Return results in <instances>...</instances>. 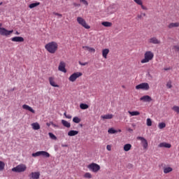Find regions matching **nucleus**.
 Returning <instances> with one entry per match:
<instances>
[{
    "label": "nucleus",
    "mask_w": 179,
    "mask_h": 179,
    "mask_svg": "<svg viewBox=\"0 0 179 179\" xmlns=\"http://www.w3.org/2000/svg\"><path fill=\"white\" fill-rule=\"evenodd\" d=\"M29 179H38L40 178V172H32L29 175Z\"/></svg>",
    "instance_id": "obj_12"
},
{
    "label": "nucleus",
    "mask_w": 179,
    "mask_h": 179,
    "mask_svg": "<svg viewBox=\"0 0 179 179\" xmlns=\"http://www.w3.org/2000/svg\"><path fill=\"white\" fill-rule=\"evenodd\" d=\"M79 134L78 131L76 130H71L68 132L69 136H76V135H78Z\"/></svg>",
    "instance_id": "obj_19"
},
{
    "label": "nucleus",
    "mask_w": 179,
    "mask_h": 179,
    "mask_svg": "<svg viewBox=\"0 0 179 179\" xmlns=\"http://www.w3.org/2000/svg\"><path fill=\"white\" fill-rule=\"evenodd\" d=\"M11 41H13L14 43H23V41H24V38L22 36H15L11 38Z\"/></svg>",
    "instance_id": "obj_13"
},
{
    "label": "nucleus",
    "mask_w": 179,
    "mask_h": 179,
    "mask_svg": "<svg viewBox=\"0 0 179 179\" xmlns=\"http://www.w3.org/2000/svg\"><path fill=\"white\" fill-rule=\"evenodd\" d=\"M83 48L87 51H88L89 48H90V47L89 46H83Z\"/></svg>",
    "instance_id": "obj_45"
},
{
    "label": "nucleus",
    "mask_w": 179,
    "mask_h": 179,
    "mask_svg": "<svg viewBox=\"0 0 179 179\" xmlns=\"http://www.w3.org/2000/svg\"><path fill=\"white\" fill-rule=\"evenodd\" d=\"M15 34H16L17 36H19V35L20 34V33L19 31H16V32H15Z\"/></svg>",
    "instance_id": "obj_56"
},
{
    "label": "nucleus",
    "mask_w": 179,
    "mask_h": 179,
    "mask_svg": "<svg viewBox=\"0 0 179 179\" xmlns=\"http://www.w3.org/2000/svg\"><path fill=\"white\" fill-rule=\"evenodd\" d=\"M49 82L50 85H51V86H52L53 87H59L58 85L55 84V82L54 81V78H49Z\"/></svg>",
    "instance_id": "obj_18"
},
{
    "label": "nucleus",
    "mask_w": 179,
    "mask_h": 179,
    "mask_svg": "<svg viewBox=\"0 0 179 179\" xmlns=\"http://www.w3.org/2000/svg\"><path fill=\"white\" fill-rule=\"evenodd\" d=\"M48 135L51 139H53V141H57V136H55L54 134L49 133Z\"/></svg>",
    "instance_id": "obj_36"
},
{
    "label": "nucleus",
    "mask_w": 179,
    "mask_h": 179,
    "mask_svg": "<svg viewBox=\"0 0 179 179\" xmlns=\"http://www.w3.org/2000/svg\"><path fill=\"white\" fill-rule=\"evenodd\" d=\"M62 148H68V145L66 144H62Z\"/></svg>",
    "instance_id": "obj_51"
},
{
    "label": "nucleus",
    "mask_w": 179,
    "mask_h": 179,
    "mask_svg": "<svg viewBox=\"0 0 179 179\" xmlns=\"http://www.w3.org/2000/svg\"><path fill=\"white\" fill-rule=\"evenodd\" d=\"M31 127H32L33 129H34L35 131L40 129V124L37 122L32 123Z\"/></svg>",
    "instance_id": "obj_25"
},
{
    "label": "nucleus",
    "mask_w": 179,
    "mask_h": 179,
    "mask_svg": "<svg viewBox=\"0 0 179 179\" xmlns=\"http://www.w3.org/2000/svg\"><path fill=\"white\" fill-rule=\"evenodd\" d=\"M131 148H132V145L129 143L125 144L124 145V152H129L131 150Z\"/></svg>",
    "instance_id": "obj_24"
},
{
    "label": "nucleus",
    "mask_w": 179,
    "mask_h": 179,
    "mask_svg": "<svg viewBox=\"0 0 179 179\" xmlns=\"http://www.w3.org/2000/svg\"><path fill=\"white\" fill-rule=\"evenodd\" d=\"M88 51H89L90 52H96V49H94V48H90L88 49Z\"/></svg>",
    "instance_id": "obj_42"
},
{
    "label": "nucleus",
    "mask_w": 179,
    "mask_h": 179,
    "mask_svg": "<svg viewBox=\"0 0 179 179\" xmlns=\"http://www.w3.org/2000/svg\"><path fill=\"white\" fill-rule=\"evenodd\" d=\"M108 134H117V130L114 129V128H110L108 130Z\"/></svg>",
    "instance_id": "obj_33"
},
{
    "label": "nucleus",
    "mask_w": 179,
    "mask_h": 179,
    "mask_svg": "<svg viewBox=\"0 0 179 179\" xmlns=\"http://www.w3.org/2000/svg\"><path fill=\"white\" fill-rule=\"evenodd\" d=\"M172 110L175 111V113H177V114H179V106H174L172 107Z\"/></svg>",
    "instance_id": "obj_34"
},
{
    "label": "nucleus",
    "mask_w": 179,
    "mask_h": 179,
    "mask_svg": "<svg viewBox=\"0 0 179 179\" xmlns=\"http://www.w3.org/2000/svg\"><path fill=\"white\" fill-rule=\"evenodd\" d=\"M137 19H142V15H138Z\"/></svg>",
    "instance_id": "obj_50"
},
{
    "label": "nucleus",
    "mask_w": 179,
    "mask_h": 179,
    "mask_svg": "<svg viewBox=\"0 0 179 179\" xmlns=\"http://www.w3.org/2000/svg\"><path fill=\"white\" fill-rule=\"evenodd\" d=\"M27 169V167L24 164H21L17 165L16 167L13 168L12 171H14V173H23L26 171Z\"/></svg>",
    "instance_id": "obj_3"
},
{
    "label": "nucleus",
    "mask_w": 179,
    "mask_h": 179,
    "mask_svg": "<svg viewBox=\"0 0 179 179\" xmlns=\"http://www.w3.org/2000/svg\"><path fill=\"white\" fill-rule=\"evenodd\" d=\"M129 114H130V115H131L132 117L134 116H136V115H139L141 114V113H139L138 111H128Z\"/></svg>",
    "instance_id": "obj_27"
},
{
    "label": "nucleus",
    "mask_w": 179,
    "mask_h": 179,
    "mask_svg": "<svg viewBox=\"0 0 179 179\" xmlns=\"http://www.w3.org/2000/svg\"><path fill=\"white\" fill-rule=\"evenodd\" d=\"M158 148H166L168 149H170V148H171V144L167 143H160L158 145Z\"/></svg>",
    "instance_id": "obj_17"
},
{
    "label": "nucleus",
    "mask_w": 179,
    "mask_h": 179,
    "mask_svg": "<svg viewBox=\"0 0 179 179\" xmlns=\"http://www.w3.org/2000/svg\"><path fill=\"white\" fill-rule=\"evenodd\" d=\"M38 156H43V157H50V153L46 151H38L35 153H32V157H38Z\"/></svg>",
    "instance_id": "obj_6"
},
{
    "label": "nucleus",
    "mask_w": 179,
    "mask_h": 179,
    "mask_svg": "<svg viewBox=\"0 0 179 179\" xmlns=\"http://www.w3.org/2000/svg\"><path fill=\"white\" fill-rule=\"evenodd\" d=\"M65 66H66V64L64 62H60L58 67L59 71L64 73H66V69H65Z\"/></svg>",
    "instance_id": "obj_11"
},
{
    "label": "nucleus",
    "mask_w": 179,
    "mask_h": 179,
    "mask_svg": "<svg viewBox=\"0 0 179 179\" xmlns=\"http://www.w3.org/2000/svg\"><path fill=\"white\" fill-rule=\"evenodd\" d=\"M155 55L151 51H147L144 54V59H143L141 62V64H148L150 61L153 59Z\"/></svg>",
    "instance_id": "obj_2"
},
{
    "label": "nucleus",
    "mask_w": 179,
    "mask_h": 179,
    "mask_svg": "<svg viewBox=\"0 0 179 179\" xmlns=\"http://www.w3.org/2000/svg\"><path fill=\"white\" fill-rule=\"evenodd\" d=\"M52 125H53L55 127H58V125H57V124H53Z\"/></svg>",
    "instance_id": "obj_58"
},
{
    "label": "nucleus",
    "mask_w": 179,
    "mask_h": 179,
    "mask_svg": "<svg viewBox=\"0 0 179 179\" xmlns=\"http://www.w3.org/2000/svg\"><path fill=\"white\" fill-rule=\"evenodd\" d=\"M66 118H67L68 120H71V118H72V115H66Z\"/></svg>",
    "instance_id": "obj_48"
},
{
    "label": "nucleus",
    "mask_w": 179,
    "mask_h": 179,
    "mask_svg": "<svg viewBox=\"0 0 179 179\" xmlns=\"http://www.w3.org/2000/svg\"><path fill=\"white\" fill-rule=\"evenodd\" d=\"M141 8L143 9V10H146V7H145L144 6H143L142 4L141 5Z\"/></svg>",
    "instance_id": "obj_49"
},
{
    "label": "nucleus",
    "mask_w": 179,
    "mask_h": 179,
    "mask_svg": "<svg viewBox=\"0 0 179 179\" xmlns=\"http://www.w3.org/2000/svg\"><path fill=\"white\" fill-rule=\"evenodd\" d=\"M164 71H170V68H164Z\"/></svg>",
    "instance_id": "obj_54"
},
{
    "label": "nucleus",
    "mask_w": 179,
    "mask_h": 179,
    "mask_svg": "<svg viewBox=\"0 0 179 179\" xmlns=\"http://www.w3.org/2000/svg\"><path fill=\"white\" fill-rule=\"evenodd\" d=\"M173 48H175V50H176V51H179V46H178V45H175V46H173Z\"/></svg>",
    "instance_id": "obj_47"
},
{
    "label": "nucleus",
    "mask_w": 179,
    "mask_h": 179,
    "mask_svg": "<svg viewBox=\"0 0 179 179\" xmlns=\"http://www.w3.org/2000/svg\"><path fill=\"white\" fill-rule=\"evenodd\" d=\"M137 5H142V0H134Z\"/></svg>",
    "instance_id": "obj_41"
},
{
    "label": "nucleus",
    "mask_w": 179,
    "mask_h": 179,
    "mask_svg": "<svg viewBox=\"0 0 179 179\" xmlns=\"http://www.w3.org/2000/svg\"><path fill=\"white\" fill-rule=\"evenodd\" d=\"M79 64L81 65L82 66H85L87 65V62L82 63V62H79Z\"/></svg>",
    "instance_id": "obj_43"
},
{
    "label": "nucleus",
    "mask_w": 179,
    "mask_h": 179,
    "mask_svg": "<svg viewBox=\"0 0 179 179\" xmlns=\"http://www.w3.org/2000/svg\"><path fill=\"white\" fill-rule=\"evenodd\" d=\"M136 90H149L150 89V87L149 86V84L148 83H142L136 86Z\"/></svg>",
    "instance_id": "obj_7"
},
{
    "label": "nucleus",
    "mask_w": 179,
    "mask_h": 179,
    "mask_svg": "<svg viewBox=\"0 0 179 179\" xmlns=\"http://www.w3.org/2000/svg\"><path fill=\"white\" fill-rule=\"evenodd\" d=\"M2 3H2V2H1V3H0V6H1V5H2Z\"/></svg>",
    "instance_id": "obj_60"
},
{
    "label": "nucleus",
    "mask_w": 179,
    "mask_h": 179,
    "mask_svg": "<svg viewBox=\"0 0 179 179\" xmlns=\"http://www.w3.org/2000/svg\"><path fill=\"white\" fill-rule=\"evenodd\" d=\"M169 29H173V27H179V22H171L168 26Z\"/></svg>",
    "instance_id": "obj_22"
},
{
    "label": "nucleus",
    "mask_w": 179,
    "mask_h": 179,
    "mask_svg": "<svg viewBox=\"0 0 179 179\" xmlns=\"http://www.w3.org/2000/svg\"><path fill=\"white\" fill-rule=\"evenodd\" d=\"M77 22L85 29H90V26H89L87 23H86V21L85 20V19L82 18V17H77Z\"/></svg>",
    "instance_id": "obj_8"
},
{
    "label": "nucleus",
    "mask_w": 179,
    "mask_h": 179,
    "mask_svg": "<svg viewBox=\"0 0 179 179\" xmlns=\"http://www.w3.org/2000/svg\"><path fill=\"white\" fill-rule=\"evenodd\" d=\"M1 120V117H0V121Z\"/></svg>",
    "instance_id": "obj_61"
},
{
    "label": "nucleus",
    "mask_w": 179,
    "mask_h": 179,
    "mask_svg": "<svg viewBox=\"0 0 179 179\" xmlns=\"http://www.w3.org/2000/svg\"><path fill=\"white\" fill-rule=\"evenodd\" d=\"M137 139H138V141H141V143H142V145H143V149H148V141L145 140V138L138 136V137H137Z\"/></svg>",
    "instance_id": "obj_10"
},
{
    "label": "nucleus",
    "mask_w": 179,
    "mask_h": 179,
    "mask_svg": "<svg viewBox=\"0 0 179 179\" xmlns=\"http://www.w3.org/2000/svg\"><path fill=\"white\" fill-rule=\"evenodd\" d=\"M54 15H55V16H59V17H62V15L57 13H54Z\"/></svg>",
    "instance_id": "obj_44"
},
{
    "label": "nucleus",
    "mask_w": 179,
    "mask_h": 179,
    "mask_svg": "<svg viewBox=\"0 0 179 179\" xmlns=\"http://www.w3.org/2000/svg\"><path fill=\"white\" fill-rule=\"evenodd\" d=\"M166 87H168V89H171V87H173L171 80L168 81V83H166Z\"/></svg>",
    "instance_id": "obj_38"
},
{
    "label": "nucleus",
    "mask_w": 179,
    "mask_h": 179,
    "mask_svg": "<svg viewBox=\"0 0 179 179\" xmlns=\"http://www.w3.org/2000/svg\"><path fill=\"white\" fill-rule=\"evenodd\" d=\"M159 129H163V128H166V123L164 122H161L158 125Z\"/></svg>",
    "instance_id": "obj_35"
},
{
    "label": "nucleus",
    "mask_w": 179,
    "mask_h": 179,
    "mask_svg": "<svg viewBox=\"0 0 179 179\" xmlns=\"http://www.w3.org/2000/svg\"><path fill=\"white\" fill-rule=\"evenodd\" d=\"M62 124L64 125L66 128H71V123L65 120H62Z\"/></svg>",
    "instance_id": "obj_21"
},
{
    "label": "nucleus",
    "mask_w": 179,
    "mask_h": 179,
    "mask_svg": "<svg viewBox=\"0 0 179 179\" xmlns=\"http://www.w3.org/2000/svg\"><path fill=\"white\" fill-rule=\"evenodd\" d=\"M106 149H107V150H108V151L111 150V145H108L106 146Z\"/></svg>",
    "instance_id": "obj_46"
},
{
    "label": "nucleus",
    "mask_w": 179,
    "mask_h": 179,
    "mask_svg": "<svg viewBox=\"0 0 179 179\" xmlns=\"http://www.w3.org/2000/svg\"><path fill=\"white\" fill-rule=\"evenodd\" d=\"M101 24L104 26V27H111V26H113V23L110 22H103Z\"/></svg>",
    "instance_id": "obj_26"
},
{
    "label": "nucleus",
    "mask_w": 179,
    "mask_h": 179,
    "mask_svg": "<svg viewBox=\"0 0 179 179\" xmlns=\"http://www.w3.org/2000/svg\"><path fill=\"white\" fill-rule=\"evenodd\" d=\"M113 117V114H108V115H101V118H102V120H111Z\"/></svg>",
    "instance_id": "obj_20"
},
{
    "label": "nucleus",
    "mask_w": 179,
    "mask_h": 179,
    "mask_svg": "<svg viewBox=\"0 0 179 179\" xmlns=\"http://www.w3.org/2000/svg\"><path fill=\"white\" fill-rule=\"evenodd\" d=\"M141 101H144L145 103H150L152 101V97L149 95L143 96L140 98Z\"/></svg>",
    "instance_id": "obj_14"
},
{
    "label": "nucleus",
    "mask_w": 179,
    "mask_h": 179,
    "mask_svg": "<svg viewBox=\"0 0 179 179\" xmlns=\"http://www.w3.org/2000/svg\"><path fill=\"white\" fill-rule=\"evenodd\" d=\"M141 15H142V17H143V16H146V14L145 13H143Z\"/></svg>",
    "instance_id": "obj_55"
},
{
    "label": "nucleus",
    "mask_w": 179,
    "mask_h": 179,
    "mask_svg": "<svg viewBox=\"0 0 179 179\" xmlns=\"http://www.w3.org/2000/svg\"><path fill=\"white\" fill-rule=\"evenodd\" d=\"M80 108H81V110H87V108H89V105L86 103H81L80 104Z\"/></svg>",
    "instance_id": "obj_28"
},
{
    "label": "nucleus",
    "mask_w": 179,
    "mask_h": 179,
    "mask_svg": "<svg viewBox=\"0 0 179 179\" xmlns=\"http://www.w3.org/2000/svg\"><path fill=\"white\" fill-rule=\"evenodd\" d=\"M80 2H82V3H83V5H85V6H87L89 5V3H87V1L86 0H80Z\"/></svg>",
    "instance_id": "obj_40"
},
{
    "label": "nucleus",
    "mask_w": 179,
    "mask_h": 179,
    "mask_svg": "<svg viewBox=\"0 0 179 179\" xmlns=\"http://www.w3.org/2000/svg\"><path fill=\"white\" fill-rule=\"evenodd\" d=\"M73 122H75L76 124H79V122H80V118H79L78 117H74L73 118Z\"/></svg>",
    "instance_id": "obj_32"
},
{
    "label": "nucleus",
    "mask_w": 179,
    "mask_h": 179,
    "mask_svg": "<svg viewBox=\"0 0 179 179\" xmlns=\"http://www.w3.org/2000/svg\"><path fill=\"white\" fill-rule=\"evenodd\" d=\"M80 76H82V73L80 72H76L73 73L69 78L70 82H75L78 78H80Z\"/></svg>",
    "instance_id": "obj_9"
},
{
    "label": "nucleus",
    "mask_w": 179,
    "mask_h": 179,
    "mask_svg": "<svg viewBox=\"0 0 179 179\" xmlns=\"http://www.w3.org/2000/svg\"><path fill=\"white\" fill-rule=\"evenodd\" d=\"M173 171V168L171 167H166L164 169V174H168V173H171Z\"/></svg>",
    "instance_id": "obj_29"
},
{
    "label": "nucleus",
    "mask_w": 179,
    "mask_h": 179,
    "mask_svg": "<svg viewBox=\"0 0 179 179\" xmlns=\"http://www.w3.org/2000/svg\"><path fill=\"white\" fill-rule=\"evenodd\" d=\"M13 33V30H8L3 27H2V23H0V35L1 36H10Z\"/></svg>",
    "instance_id": "obj_4"
},
{
    "label": "nucleus",
    "mask_w": 179,
    "mask_h": 179,
    "mask_svg": "<svg viewBox=\"0 0 179 179\" xmlns=\"http://www.w3.org/2000/svg\"><path fill=\"white\" fill-rule=\"evenodd\" d=\"M13 90H15V88H13V90H11L12 92H13Z\"/></svg>",
    "instance_id": "obj_59"
},
{
    "label": "nucleus",
    "mask_w": 179,
    "mask_h": 179,
    "mask_svg": "<svg viewBox=\"0 0 179 179\" xmlns=\"http://www.w3.org/2000/svg\"><path fill=\"white\" fill-rule=\"evenodd\" d=\"M38 5H40V2L32 3L29 4V8H30V9H33V8H36V6H38Z\"/></svg>",
    "instance_id": "obj_30"
},
{
    "label": "nucleus",
    "mask_w": 179,
    "mask_h": 179,
    "mask_svg": "<svg viewBox=\"0 0 179 179\" xmlns=\"http://www.w3.org/2000/svg\"><path fill=\"white\" fill-rule=\"evenodd\" d=\"M22 108L24 110H27L28 111H30L31 113H32L33 114H34L36 112L34 111V110L33 109L32 107H30L28 105H26V104H24L22 106Z\"/></svg>",
    "instance_id": "obj_16"
},
{
    "label": "nucleus",
    "mask_w": 179,
    "mask_h": 179,
    "mask_svg": "<svg viewBox=\"0 0 179 179\" xmlns=\"http://www.w3.org/2000/svg\"><path fill=\"white\" fill-rule=\"evenodd\" d=\"M127 131H129V132H133L134 131V130L132 129H131V128H129L127 129Z\"/></svg>",
    "instance_id": "obj_53"
},
{
    "label": "nucleus",
    "mask_w": 179,
    "mask_h": 179,
    "mask_svg": "<svg viewBox=\"0 0 179 179\" xmlns=\"http://www.w3.org/2000/svg\"><path fill=\"white\" fill-rule=\"evenodd\" d=\"M5 169V162L0 161V171H3Z\"/></svg>",
    "instance_id": "obj_31"
},
{
    "label": "nucleus",
    "mask_w": 179,
    "mask_h": 179,
    "mask_svg": "<svg viewBox=\"0 0 179 179\" xmlns=\"http://www.w3.org/2000/svg\"><path fill=\"white\" fill-rule=\"evenodd\" d=\"M45 48L50 54H55L58 50V43L55 41L50 42L45 45Z\"/></svg>",
    "instance_id": "obj_1"
},
{
    "label": "nucleus",
    "mask_w": 179,
    "mask_h": 179,
    "mask_svg": "<svg viewBox=\"0 0 179 179\" xmlns=\"http://www.w3.org/2000/svg\"><path fill=\"white\" fill-rule=\"evenodd\" d=\"M147 126L152 127V120L150 118L147 119Z\"/></svg>",
    "instance_id": "obj_37"
},
{
    "label": "nucleus",
    "mask_w": 179,
    "mask_h": 179,
    "mask_svg": "<svg viewBox=\"0 0 179 179\" xmlns=\"http://www.w3.org/2000/svg\"><path fill=\"white\" fill-rule=\"evenodd\" d=\"M84 177L85 178H92V174H90V173H86L85 175H84Z\"/></svg>",
    "instance_id": "obj_39"
},
{
    "label": "nucleus",
    "mask_w": 179,
    "mask_h": 179,
    "mask_svg": "<svg viewBox=\"0 0 179 179\" xmlns=\"http://www.w3.org/2000/svg\"><path fill=\"white\" fill-rule=\"evenodd\" d=\"M73 5L74 6H78V7L80 6V4L76 3H74Z\"/></svg>",
    "instance_id": "obj_52"
},
{
    "label": "nucleus",
    "mask_w": 179,
    "mask_h": 179,
    "mask_svg": "<svg viewBox=\"0 0 179 179\" xmlns=\"http://www.w3.org/2000/svg\"><path fill=\"white\" fill-rule=\"evenodd\" d=\"M64 115L65 116V117H66V112H65L64 113Z\"/></svg>",
    "instance_id": "obj_57"
},
{
    "label": "nucleus",
    "mask_w": 179,
    "mask_h": 179,
    "mask_svg": "<svg viewBox=\"0 0 179 179\" xmlns=\"http://www.w3.org/2000/svg\"><path fill=\"white\" fill-rule=\"evenodd\" d=\"M149 43H150L151 44H160V41L156 37H152L150 38Z\"/></svg>",
    "instance_id": "obj_15"
},
{
    "label": "nucleus",
    "mask_w": 179,
    "mask_h": 179,
    "mask_svg": "<svg viewBox=\"0 0 179 179\" xmlns=\"http://www.w3.org/2000/svg\"><path fill=\"white\" fill-rule=\"evenodd\" d=\"M108 52H110V50L108 49H103L102 50V56L103 58L107 59V55H108Z\"/></svg>",
    "instance_id": "obj_23"
},
{
    "label": "nucleus",
    "mask_w": 179,
    "mask_h": 179,
    "mask_svg": "<svg viewBox=\"0 0 179 179\" xmlns=\"http://www.w3.org/2000/svg\"><path fill=\"white\" fill-rule=\"evenodd\" d=\"M87 169L92 173H97L100 170V165L96 163H92L87 166Z\"/></svg>",
    "instance_id": "obj_5"
}]
</instances>
